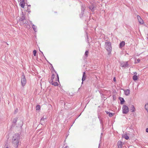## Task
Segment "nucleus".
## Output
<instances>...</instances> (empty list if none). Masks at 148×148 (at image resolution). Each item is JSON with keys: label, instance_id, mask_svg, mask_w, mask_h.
<instances>
[{"label": "nucleus", "instance_id": "nucleus-1", "mask_svg": "<svg viewBox=\"0 0 148 148\" xmlns=\"http://www.w3.org/2000/svg\"><path fill=\"white\" fill-rule=\"evenodd\" d=\"M20 139V136L18 134H15L14 135L12 139V143L14 146L18 145Z\"/></svg>", "mask_w": 148, "mask_h": 148}, {"label": "nucleus", "instance_id": "nucleus-2", "mask_svg": "<svg viewBox=\"0 0 148 148\" xmlns=\"http://www.w3.org/2000/svg\"><path fill=\"white\" fill-rule=\"evenodd\" d=\"M105 48L107 51H108V54L111 53L112 51V47L111 42L107 40H106L105 42Z\"/></svg>", "mask_w": 148, "mask_h": 148}, {"label": "nucleus", "instance_id": "nucleus-3", "mask_svg": "<svg viewBox=\"0 0 148 148\" xmlns=\"http://www.w3.org/2000/svg\"><path fill=\"white\" fill-rule=\"evenodd\" d=\"M123 113V114H126L129 112V108L127 106L124 105L122 108Z\"/></svg>", "mask_w": 148, "mask_h": 148}, {"label": "nucleus", "instance_id": "nucleus-4", "mask_svg": "<svg viewBox=\"0 0 148 148\" xmlns=\"http://www.w3.org/2000/svg\"><path fill=\"white\" fill-rule=\"evenodd\" d=\"M21 82L23 86H24L26 83V79L24 74L22 76Z\"/></svg>", "mask_w": 148, "mask_h": 148}, {"label": "nucleus", "instance_id": "nucleus-5", "mask_svg": "<svg viewBox=\"0 0 148 148\" xmlns=\"http://www.w3.org/2000/svg\"><path fill=\"white\" fill-rule=\"evenodd\" d=\"M121 65L122 67L124 68L127 67L128 65V61L122 62L121 63Z\"/></svg>", "mask_w": 148, "mask_h": 148}, {"label": "nucleus", "instance_id": "nucleus-6", "mask_svg": "<svg viewBox=\"0 0 148 148\" xmlns=\"http://www.w3.org/2000/svg\"><path fill=\"white\" fill-rule=\"evenodd\" d=\"M137 18H138V22L140 24H143L144 23V22L143 20L138 15L137 16Z\"/></svg>", "mask_w": 148, "mask_h": 148}, {"label": "nucleus", "instance_id": "nucleus-7", "mask_svg": "<svg viewBox=\"0 0 148 148\" xmlns=\"http://www.w3.org/2000/svg\"><path fill=\"white\" fill-rule=\"evenodd\" d=\"M20 1H21L20 6L21 8H24L25 4V0H20Z\"/></svg>", "mask_w": 148, "mask_h": 148}, {"label": "nucleus", "instance_id": "nucleus-8", "mask_svg": "<svg viewBox=\"0 0 148 148\" xmlns=\"http://www.w3.org/2000/svg\"><path fill=\"white\" fill-rule=\"evenodd\" d=\"M23 12H22V15L20 17L19 21H20L22 22L23 21L24 19H25V15L23 14Z\"/></svg>", "mask_w": 148, "mask_h": 148}, {"label": "nucleus", "instance_id": "nucleus-9", "mask_svg": "<svg viewBox=\"0 0 148 148\" xmlns=\"http://www.w3.org/2000/svg\"><path fill=\"white\" fill-rule=\"evenodd\" d=\"M124 94L126 95H129L130 94V90L129 89L125 90H124Z\"/></svg>", "mask_w": 148, "mask_h": 148}, {"label": "nucleus", "instance_id": "nucleus-10", "mask_svg": "<svg viewBox=\"0 0 148 148\" xmlns=\"http://www.w3.org/2000/svg\"><path fill=\"white\" fill-rule=\"evenodd\" d=\"M49 83L54 86H56L58 85V83L56 82H53V81H50Z\"/></svg>", "mask_w": 148, "mask_h": 148}, {"label": "nucleus", "instance_id": "nucleus-11", "mask_svg": "<svg viewBox=\"0 0 148 148\" xmlns=\"http://www.w3.org/2000/svg\"><path fill=\"white\" fill-rule=\"evenodd\" d=\"M118 148H122V142L121 141H119L117 143Z\"/></svg>", "mask_w": 148, "mask_h": 148}, {"label": "nucleus", "instance_id": "nucleus-12", "mask_svg": "<svg viewBox=\"0 0 148 148\" xmlns=\"http://www.w3.org/2000/svg\"><path fill=\"white\" fill-rule=\"evenodd\" d=\"M46 119L45 118H44V117H42L40 119V123L43 125H44V122H45V120Z\"/></svg>", "mask_w": 148, "mask_h": 148}, {"label": "nucleus", "instance_id": "nucleus-13", "mask_svg": "<svg viewBox=\"0 0 148 148\" xmlns=\"http://www.w3.org/2000/svg\"><path fill=\"white\" fill-rule=\"evenodd\" d=\"M125 45V42L123 41H122L119 44V47L120 48H122Z\"/></svg>", "mask_w": 148, "mask_h": 148}, {"label": "nucleus", "instance_id": "nucleus-14", "mask_svg": "<svg viewBox=\"0 0 148 148\" xmlns=\"http://www.w3.org/2000/svg\"><path fill=\"white\" fill-rule=\"evenodd\" d=\"M86 76L85 75V72H83V76L82 78V80L83 82L86 79Z\"/></svg>", "mask_w": 148, "mask_h": 148}, {"label": "nucleus", "instance_id": "nucleus-15", "mask_svg": "<svg viewBox=\"0 0 148 148\" xmlns=\"http://www.w3.org/2000/svg\"><path fill=\"white\" fill-rule=\"evenodd\" d=\"M89 8L90 10H91L92 11L94 12L96 8L94 7L93 5H92L89 7Z\"/></svg>", "mask_w": 148, "mask_h": 148}, {"label": "nucleus", "instance_id": "nucleus-16", "mask_svg": "<svg viewBox=\"0 0 148 148\" xmlns=\"http://www.w3.org/2000/svg\"><path fill=\"white\" fill-rule=\"evenodd\" d=\"M120 100H121L120 103L121 104H123L124 102L125 101L124 99L122 97H120L119 98Z\"/></svg>", "mask_w": 148, "mask_h": 148}, {"label": "nucleus", "instance_id": "nucleus-17", "mask_svg": "<svg viewBox=\"0 0 148 148\" xmlns=\"http://www.w3.org/2000/svg\"><path fill=\"white\" fill-rule=\"evenodd\" d=\"M130 110L131 112H134L135 111V108L133 105H132Z\"/></svg>", "mask_w": 148, "mask_h": 148}, {"label": "nucleus", "instance_id": "nucleus-18", "mask_svg": "<svg viewBox=\"0 0 148 148\" xmlns=\"http://www.w3.org/2000/svg\"><path fill=\"white\" fill-rule=\"evenodd\" d=\"M133 79L134 81H136L138 79L137 76L136 75H134L133 77Z\"/></svg>", "mask_w": 148, "mask_h": 148}, {"label": "nucleus", "instance_id": "nucleus-19", "mask_svg": "<svg viewBox=\"0 0 148 148\" xmlns=\"http://www.w3.org/2000/svg\"><path fill=\"white\" fill-rule=\"evenodd\" d=\"M27 21H26L25 19H24L23 21H22V22H21V25H23L24 24H27Z\"/></svg>", "mask_w": 148, "mask_h": 148}, {"label": "nucleus", "instance_id": "nucleus-20", "mask_svg": "<svg viewBox=\"0 0 148 148\" xmlns=\"http://www.w3.org/2000/svg\"><path fill=\"white\" fill-rule=\"evenodd\" d=\"M145 108L147 111L148 112V104H146L145 106Z\"/></svg>", "mask_w": 148, "mask_h": 148}, {"label": "nucleus", "instance_id": "nucleus-21", "mask_svg": "<svg viewBox=\"0 0 148 148\" xmlns=\"http://www.w3.org/2000/svg\"><path fill=\"white\" fill-rule=\"evenodd\" d=\"M55 77V75L54 74H53L51 76V79L50 81H53V79H54Z\"/></svg>", "mask_w": 148, "mask_h": 148}, {"label": "nucleus", "instance_id": "nucleus-22", "mask_svg": "<svg viewBox=\"0 0 148 148\" xmlns=\"http://www.w3.org/2000/svg\"><path fill=\"white\" fill-rule=\"evenodd\" d=\"M84 10H85V8H84V6H82V14H83Z\"/></svg>", "mask_w": 148, "mask_h": 148}, {"label": "nucleus", "instance_id": "nucleus-23", "mask_svg": "<svg viewBox=\"0 0 148 148\" xmlns=\"http://www.w3.org/2000/svg\"><path fill=\"white\" fill-rule=\"evenodd\" d=\"M88 53H89V52H88V51H85V56H86V58L87 57L88 54Z\"/></svg>", "mask_w": 148, "mask_h": 148}, {"label": "nucleus", "instance_id": "nucleus-24", "mask_svg": "<svg viewBox=\"0 0 148 148\" xmlns=\"http://www.w3.org/2000/svg\"><path fill=\"white\" fill-rule=\"evenodd\" d=\"M32 27H33L34 30L35 32H36V27H35V26L34 24H33L32 25Z\"/></svg>", "mask_w": 148, "mask_h": 148}, {"label": "nucleus", "instance_id": "nucleus-25", "mask_svg": "<svg viewBox=\"0 0 148 148\" xmlns=\"http://www.w3.org/2000/svg\"><path fill=\"white\" fill-rule=\"evenodd\" d=\"M36 110H38L40 108V106L39 105H38L36 107Z\"/></svg>", "mask_w": 148, "mask_h": 148}, {"label": "nucleus", "instance_id": "nucleus-26", "mask_svg": "<svg viewBox=\"0 0 148 148\" xmlns=\"http://www.w3.org/2000/svg\"><path fill=\"white\" fill-rule=\"evenodd\" d=\"M36 50H34L33 51V55L34 56H36Z\"/></svg>", "mask_w": 148, "mask_h": 148}, {"label": "nucleus", "instance_id": "nucleus-27", "mask_svg": "<svg viewBox=\"0 0 148 148\" xmlns=\"http://www.w3.org/2000/svg\"><path fill=\"white\" fill-rule=\"evenodd\" d=\"M17 120L16 119H14L13 121V123H15L16 122H17Z\"/></svg>", "mask_w": 148, "mask_h": 148}, {"label": "nucleus", "instance_id": "nucleus-28", "mask_svg": "<svg viewBox=\"0 0 148 148\" xmlns=\"http://www.w3.org/2000/svg\"><path fill=\"white\" fill-rule=\"evenodd\" d=\"M124 138L126 140H128L129 139V137L128 136H127V135H126L124 136Z\"/></svg>", "mask_w": 148, "mask_h": 148}, {"label": "nucleus", "instance_id": "nucleus-29", "mask_svg": "<svg viewBox=\"0 0 148 148\" xmlns=\"http://www.w3.org/2000/svg\"><path fill=\"white\" fill-rule=\"evenodd\" d=\"M113 114L112 113H110V112L109 113V116L110 117H112L113 116Z\"/></svg>", "mask_w": 148, "mask_h": 148}, {"label": "nucleus", "instance_id": "nucleus-30", "mask_svg": "<svg viewBox=\"0 0 148 148\" xmlns=\"http://www.w3.org/2000/svg\"><path fill=\"white\" fill-rule=\"evenodd\" d=\"M99 121H100V123H101V125H103V121L102 120H101V119H100Z\"/></svg>", "mask_w": 148, "mask_h": 148}, {"label": "nucleus", "instance_id": "nucleus-31", "mask_svg": "<svg viewBox=\"0 0 148 148\" xmlns=\"http://www.w3.org/2000/svg\"><path fill=\"white\" fill-rule=\"evenodd\" d=\"M140 61V59H138L137 60V62H136V63H139Z\"/></svg>", "mask_w": 148, "mask_h": 148}, {"label": "nucleus", "instance_id": "nucleus-32", "mask_svg": "<svg viewBox=\"0 0 148 148\" xmlns=\"http://www.w3.org/2000/svg\"><path fill=\"white\" fill-rule=\"evenodd\" d=\"M57 79H58V81H59V77L58 75V74H57Z\"/></svg>", "mask_w": 148, "mask_h": 148}, {"label": "nucleus", "instance_id": "nucleus-33", "mask_svg": "<svg viewBox=\"0 0 148 148\" xmlns=\"http://www.w3.org/2000/svg\"><path fill=\"white\" fill-rule=\"evenodd\" d=\"M113 81H114V82H115L116 81V78L115 77H114V78H113Z\"/></svg>", "mask_w": 148, "mask_h": 148}, {"label": "nucleus", "instance_id": "nucleus-34", "mask_svg": "<svg viewBox=\"0 0 148 148\" xmlns=\"http://www.w3.org/2000/svg\"><path fill=\"white\" fill-rule=\"evenodd\" d=\"M146 131L147 132H148V128L146 129Z\"/></svg>", "mask_w": 148, "mask_h": 148}, {"label": "nucleus", "instance_id": "nucleus-35", "mask_svg": "<svg viewBox=\"0 0 148 148\" xmlns=\"http://www.w3.org/2000/svg\"><path fill=\"white\" fill-rule=\"evenodd\" d=\"M18 109H16L15 111V113H17V112H18Z\"/></svg>", "mask_w": 148, "mask_h": 148}, {"label": "nucleus", "instance_id": "nucleus-36", "mask_svg": "<svg viewBox=\"0 0 148 148\" xmlns=\"http://www.w3.org/2000/svg\"><path fill=\"white\" fill-rule=\"evenodd\" d=\"M106 112L107 113V114H109V113H110L109 112H108V111H106Z\"/></svg>", "mask_w": 148, "mask_h": 148}, {"label": "nucleus", "instance_id": "nucleus-37", "mask_svg": "<svg viewBox=\"0 0 148 148\" xmlns=\"http://www.w3.org/2000/svg\"><path fill=\"white\" fill-rule=\"evenodd\" d=\"M64 148H69V147L68 146H66Z\"/></svg>", "mask_w": 148, "mask_h": 148}, {"label": "nucleus", "instance_id": "nucleus-38", "mask_svg": "<svg viewBox=\"0 0 148 148\" xmlns=\"http://www.w3.org/2000/svg\"><path fill=\"white\" fill-rule=\"evenodd\" d=\"M18 145H15L16 146V148H18Z\"/></svg>", "mask_w": 148, "mask_h": 148}, {"label": "nucleus", "instance_id": "nucleus-39", "mask_svg": "<svg viewBox=\"0 0 148 148\" xmlns=\"http://www.w3.org/2000/svg\"><path fill=\"white\" fill-rule=\"evenodd\" d=\"M134 74L135 75H137V73L136 72H135L134 73Z\"/></svg>", "mask_w": 148, "mask_h": 148}, {"label": "nucleus", "instance_id": "nucleus-40", "mask_svg": "<svg viewBox=\"0 0 148 148\" xmlns=\"http://www.w3.org/2000/svg\"><path fill=\"white\" fill-rule=\"evenodd\" d=\"M98 118L99 119H100V116H98Z\"/></svg>", "mask_w": 148, "mask_h": 148}, {"label": "nucleus", "instance_id": "nucleus-41", "mask_svg": "<svg viewBox=\"0 0 148 148\" xmlns=\"http://www.w3.org/2000/svg\"><path fill=\"white\" fill-rule=\"evenodd\" d=\"M5 148H9L8 147H6Z\"/></svg>", "mask_w": 148, "mask_h": 148}, {"label": "nucleus", "instance_id": "nucleus-42", "mask_svg": "<svg viewBox=\"0 0 148 148\" xmlns=\"http://www.w3.org/2000/svg\"><path fill=\"white\" fill-rule=\"evenodd\" d=\"M83 81H82V84H83Z\"/></svg>", "mask_w": 148, "mask_h": 148}, {"label": "nucleus", "instance_id": "nucleus-43", "mask_svg": "<svg viewBox=\"0 0 148 148\" xmlns=\"http://www.w3.org/2000/svg\"><path fill=\"white\" fill-rule=\"evenodd\" d=\"M40 51L41 52H42V53H42V52L41 51Z\"/></svg>", "mask_w": 148, "mask_h": 148}]
</instances>
